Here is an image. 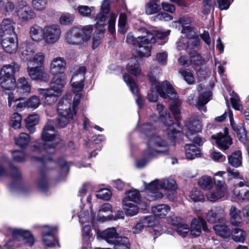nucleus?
<instances>
[{"label": "nucleus", "instance_id": "4be33fe9", "mask_svg": "<svg viewBox=\"0 0 249 249\" xmlns=\"http://www.w3.org/2000/svg\"><path fill=\"white\" fill-rule=\"evenodd\" d=\"M202 229L205 231H208L206 222L200 217L194 218L191 222L190 228L191 234L194 237L198 236L201 234Z\"/></svg>", "mask_w": 249, "mask_h": 249}, {"label": "nucleus", "instance_id": "dca6fc26", "mask_svg": "<svg viewBox=\"0 0 249 249\" xmlns=\"http://www.w3.org/2000/svg\"><path fill=\"white\" fill-rule=\"evenodd\" d=\"M91 216L89 218L87 212L85 211H82L79 214L80 221L83 227V238L86 242L89 240L92 235L89 224L92 223L95 219V214L92 212L91 213Z\"/></svg>", "mask_w": 249, "mask_h": 249}, {"label": "nucleus", "instance_id": "4d7b16f0", "mask_svg": "<svg viewBox=\"0 0 249 249\" xmlns=\"http://www.w3.org/2000/svg\"><path fill=\"white\" fill-rule=\"evenodd\" d=\"M113 245L115 249H130V247L129 239L125 237H119Z\"/></svg>", "mask_w": 249, "mask_h": 249}, {"label": "nucleus", "instance_id": "2eb2a0df", "mask_svg": "<svg viewBox=\"0 0 249 249\" xmlns=\"http://www.w3.org/2000/svg\"><path fill=\"white\" fill-rule=\"evenodd\" d=\"M96 28L97 31H96L93 35L92 41V48L95 49L97 48L101 43V38L105 31L104 24L106 21V16L100 13L96 17Z\"/></svg>", "mask_w": 249, "mask_h": 249}, {"label": "nucleus", "instance_id": "37998d69", "mask_svg": "<svg viewBox=\"0 0 249 249\" xmlns=\"http://www.w3.org/2000/svg\"><path fill=\"white\" fill-rule=\"evenodd\" d=\"M242 153L240 150L235 151L228 157L229 164L236 168L242 165Z\"/></svg>", "mask_w": 249, "mask_h": 249}, {"label": "nucleus", "instance_id": "4c0bfd02", "mask_svg": "<svg viewBox=\"0 0 249 249\" xmlns=\"http://www.w3.org/2000/svg\"><path fill=\"white\" fill-rule=\"evenodd\" d=\"M185 150V155L188 160H193L201 155L199 149L194 144H186Z\"/></svg>", "mask_w": 249, "mask_h": 249}, {"label": "nucleus", "instance_id": "e433bc0d", "mask_svg": "<svg viewBox=\"0 0 249 249\" xmlns=\"http://www.w3.org/2000/svg\"><path fill=\"white\" fill-rule=\"evenodd\" d=\"M13 21L9 18L4 19L0 24L1 30L3 31L4 36H12L13 34H16L14 32Z\"/></svg>", "mask_w": 249, "mask_h": 249}, {"label": "nucleus", "instance_id": "c756f323", "mask_svg": "<svg viewBox=\"0 0 249 249\" xmlns=\"http://www.w3.org/2000/svg\"><path fill=\"white\" fill-rule=\"evenodd\" d=\"M239 187H243L245 186L247 187V189H242L238 190L237 187H236L233 190L234 194L239 199H249V181L248 180L241 181L237 185Z\"/></svg>", "mask_w": 249, "mask_h": 249}, {"label": "nucleus", "instance_id": "052dcab7", "mask_svg": "<svg viewBox=\"0 0 249 249\" xmlns=\"http://www.w3.org/2000/svg\"><path fill=\"white\" fill-rule=\"evenodd\" d=\"M179 72L188 84L191 85L195 83V78L190 70L180 69Z\"/></svg>", "mask_w": 249, "mask_h": 249}, {"label": "nucleus", "instance_id": "f03ea898", "mask_svg": "<svg viewBox=\"0 0 249 249\" xmlns=\"http://www.w3.org/2000/svg\"><path fill=\"white\" fill-rule=\"evenodd\" d=\"M139 35L136 37L132 33H129L126 37V42L135 47H138L137 55L140 57H149L151 55V45L156 42V38L163 39L170 33L168 30L165 32L154 30L152 32L145 28H140Z\"/></svg>", "mask_w": 249, "mask_h": 249}, {"label": "nucleus", "instance_id": "393cba45", "mask_svg": "<svg viewBox=\"0 0 249 249\" xmlns=\"http://www.w3.org/2000/svg\"><path fill=\"white\" fill-rule=\"evenodd\" d=\"M136 47L137 49L133 53V55L135 56V58L131 59L129 61L126 67L127 72L136 76L139 75L141 73L142 70L138 61L140 59L143 57H140L137 55L136 52L138 50V47Z\"/></svg>", "mask_w": 249, "mask_h": 249}, {"label": "nucleus", "instance_id": "c9c22d12", "mask_svg": "<svg viewBox=\"0 0 249 249\" xmlns=\"http://www.w3.org/2000/svg\"><path fill=\"white\" fill-rule=\"evenodd\" d=\"M123 206L126 215L128 216H133L138 213V207L134 204L129 202L127 199H123Z\"/></svg>", "mask_w": 249, "mask_h": 249}, {"label": "nucleus", "instance_id": "3c124183", "mask_svg": "<svg viewBox=\"0 0 249 249\" xmlns=\"http://www.w3.org/2000/svg\"><path fill=\"white\" fill-rule=\"evenodd\" d=\"M86 68L84 66L79 67L72 76L71 79V82L84 83V81L85 78V74L86 72Z\"/></svg>", "mask_w": 249, "mask_h": 249}, {"label": "nucleus", "instance_id": "72a5a7b5", "mask_svg": "<svg viewBox=\"0 0 249 249\" xmlns=\"http://www.w3.org/2000/svg\"><path fill=\"white\" fill-rule=\"evenodd\" d=\"M19 69V66L15 63L4 65L1 69L0 76L15 78V74Z\"/></svg>", "mask_w": 249, "mask_h": 249}, {"label": "nucleus", "instance_id": "c03bdc74", "mask_svg": "<svg viewBox=\"0 0 249 249\" xmlns=\"http://www.w3.org/2000/svg\"><path fill=\"white\" fill-rule=\"evenodd\" d=\"M17 87L18 91L20 93L28 94L31 91V85L25 77H21L18 79Z\"/></svg>", "mask_w": 249, "mask_h": 249}, {"label": "nucleus", "instance_id": "0e129e2a", "mask_svg": "<svg viewBox=\"0 0 249 249\" xmlns=\"http://www.w3.org/2000/svg\"><path fill=\"white\" fill-rule=\"evenodd\" d=\"M94 9L93 6L89 7L86 5L79 6L77 8V10L79 14L85 17H88L90 16L91 12Z\"/></svg>", "mask_w": 249, "mask_h": 249}, {"label": "nucleus", "instance_id": "a878e982", "mask_svg": "<svg viewBox=\"0 0 249 249\" xmlns=\"http://www.w3.org/2000/svg\"><path fill=\"white\" fill-rule=\"evenodd\" d=\"M228 113L231 125L233 130L236 133L237 137L240 142L245 143L246 141V133L243 125L241 124H236L234 122L233 114L231 110H229Z\"/></svg>", "mask_w": 249, "mask_h": 249}, {"label": "nucleus", "instance_id": "7ed1b4c3", "mask_svg": "<svg viewBox=\"0 0 249 249\" xmlns=\"http://www.w3.org/2000/svg\"><path fill=\"white\" fill-rule=\"evenodd\" d=\"M41 139L44 142L43 145L36 142L34 145V151L44 153L53 154L54 152V145L61 142L59 135L54 133L53 123L52 121H49L44 126L42 133Z\"/></svg>", "mask_w": 249, "mask_h": 249}, {"label": "nucleus", "instance_id": "0eeeda50", "mask_svg": "<svg viewBox=\"0 0 249 249\" xmlns=\"http://www.w3.org/2000/svg\"><path fill=\"white\" fill-rule=\"evenodd\" d=\"M72 95L71 93L66 94L59 101L57 107L58 116V123L60 126L63 127L72 120L75 113L71 108Z\"/></svg>", "mask_w": 249, "mask_h": 249}, {"label": "nucleus", "instance_id": "f704fd0d", "mask_svg": "<svg viewBox=\"0 0 249 249\" xmlns=\"http://www.w3.org/2000/svg\"><path fill=\"white\" fill-rule=\"evenodd\" d=\"M45 55L43 53L39 52L31 56L26 61L27 66L42 67L44 64Z\"/></svg>", "mask_w": 249, "mask_h": 249}, {"label": "nucleus", "instance_id": "f3484780", "mask_svg": "<svg viewBox=\"0 0 249 249\" xmlns=\"http://www.w3.org/2000/svg\"><path fill=\"white\" fill-rule=\"evenodd\" d=\"M42 67L27 66L28 76L34 80L48 82L50 76L48 72L41 69Z\"/></svg>", "mask_w": 249, "mask_h": 249}, {"label": "nucleus", "instance_id": "a18cd8bd", "mask_svg": "<svg viewBox=\"0 0 249 249\" xmlns=\"http://www.w3.org/2000/svg\"><path fill=\"white\" fill-rule=\"evenodd\" d=\"M0 86L5 90H10L16 86L15 78L0 76Z\"/></svg>", "mask_w": 249, "mask_h": 249}, {"label": "nucleus", "instance_id": "79ce46f5", "mask_svg": "<svg viewBox=\"0 0 249 249\" xmlns=\"http://www.w3.org/2000/svg\"><path fill=\"white\" fill-rule=\"evenodd\" d=\"M39 121V116L36 114H31L25 119L26 127L30 133L35 131V126L38 124Z\"/></svg>", "mask_w": 249, "mask_h": 249}, {"label": "nucleus", "instance_id": "ea45409f", "mask_svg": "<svg viewBox=\"0 0 249 249\" xmlns=\"http://www.w3.org/2000/svg\"><path fill=\"white\" fill-rule=\"evenodd\" d=\"M161 9L158 0H150L145 6V13L148 15L155 14Z\"/></svg>", "mask_w": 249, "mask_h": 249}, {"label": "nucleus", "instance_id": "412c9836", "mask_svg": "<svg viewBox=\"0 0 249 249\" xmlns=\"http://www.w3.org/2000/svg\"><path fill=\"white\" fill-rule=\"evenodd\" d=\"M124 81L129 87L131 92L136 96V102L139 108L142 107L143 99L138 94V88L131 77L127 74H124L123 76Z\"/></svg>", "mask_w": 249, "mask_h": 249}, {"label": "nucleus", "instance_id": "bb28decb", "mask_svg": "<svg viewBox=\"0 0 249 249\" xmlns=\"http://www.w3.org/2000/svg\"><path fill=\"white\" fill-rule=\"evenodd\" d=\"M224 217V210L220 207H213L206 213V220L213 223L222 220Z\"/></svg>", "mask_w": 249, "mask_h": 249}, {"label": "nucleus", "instance_id": "a211bd4d", "mask_svg": "<svg viewBox=\"0 0 249 249\" xmlns=\"http://www.w3.org/2000/svg\"><path fill=\"white\" fill-rule=\"evenodd\" d=\"M1 45L6 53L10 54L15 53L18 48V41L16 34H13L12 36H4L2 38Z\"/></svg>", "mask_w": 249, "mask_h": 249}, {"label": "nucleus", "instance_id": "de8ad7c7", "mask_svg": "<svg viewBox=\"0 0 249 249\" xmlns=\"http://www.w3.org/2000/svg\"><path fill=\"white\" fill-rule=\"evenodd\" d=\"M198 184L203 190H211L213 186V183L211 177L203 176L198 180Z\"/></svg>", "mask_w": 249, "mask_h": 249}, {"label": "nucleus", "instance_id": "7c9ffc66", "mask_svg": "<svg viewBox=\"0 0 249 249\" xmlns=\"http://www.w3.org/2000/svg\"><path fill=\"white\" fill-rule=\"evenodd\" d=\"M21 58L25 61L27 60L35 53V48L31 43L24 42L20 48Z\"/></svg>", "mask_w": 249, "mask_h": 249}, {"label": "nucleus", "instance_id": "680f3d73", "mask_svg": "<svg viewBox=\"0 0 249 249\" xmlns=\"http://www.w3.org/2000/svg\"><path fill=\"white\" fill-rule=\"evenodd\" d=\"M224 195L223 192L216 190L215 191L209 192L206 194V196L209 201L214 202L223 197Z\"/></svg>", "mask_w": 249, "mask_h": 249}, {"label": "nucleus", "instance_id": "4468645a", "mask_svg": "<svg viewBox=\"0 0 249 249\" xmlns=\"http://www.w3.org/2000/svg\"><path fill=\"white\" fill-rule=\"evenodd\" d=\"M17 13L18 18L23 21H28L36 17L33 9L26 1L23 0L18 2Z\"/></svg>", "mask_w": 249, "mask_h": 249}, {"label": "nucleus", "instance_id": "cd10ccee", "mask_svg": "<svg viewBox=\"0 0 249 249\" xmlns=\"http://www.w3.org/2000/svg\"><path fill=\"white\" fill-rule=\"evenodd\" d=\"M12 233L13 237L18 238V236L23 238L25 243L28 246H32L35 242L34 236L31 233L22 229H13L12 230Z\"/></svg>", "mask_w": 249, "mask_h": 249}, {"label": "nucleus", "instance_id": "aec40b11", "mask_svg": "<svg viewBox=\"0 0 249 249\" xmlns=\"http://www.w3.org/2000/svg\"><path fill=\"white\" fill-rule=\"evenodd\" d=\"M66 62L64 58L60 56L53 58L50 65L52 74H65Z\"/></svg>", "mask_w": 249, "mask_h": 249}, {"label": "nucleus", "instance_id": "39448f33", "mask_svg": "<svg viewBox=\"0 0 249 249\" xmlns=\"http://www.w3.org/2000/svg\"><path fill=\"white\" fill-rule=\"evenodd\" d=\"M52 75L53 76L50 83L51 88H39L38 89V92L44 98L46 102L49 101L48 98L50 99L49 104L56 100V97L61 94L66 84L67 76L66 74Z\"/></svg>", "mask_w": 249, "mask_h": 249}, {"label": "nucleus", "instance_id": "423d86ee", "mask_svg": "<svg viewBox=\"0 0 249 249\" xmlns=\"http://www.w3.org/2000/svg\"><path fill=\"white\" fill-rule=\"evenodd\" d=\"M93 30L92 25L84 26L82 30L72 27L69 30L65 35L67 43L71 45L84 44L89 41Z\"/></svg>", "mask_w": 249, "mask_h": 249}, {"label": "nucleus", "instance_id": "338daca9", "mask_svg": "<svg viewBox=\"0 0 249 249\" xmlns=\"http://www.w3.org/2000/svg\"><path fill=\"white\" fill-rule=\"evenodd\" d=\"M177 233L181 237H185L190 231V228L187 224H186L184 221L180 224L177 228Z\"/></svg>", "mask_w": 249, "mask_h": 249}, {"label": "nucleus", "instance_id": "6e6552de", "mask_svg": "<svg viewBox=\"0 0 249 249\" xmlns=\"http://www.w3.org/2000/svg\"><path fill=\"white\" fill-rule=\"evenodd\" d=\"M157 110L159 112V120L165 125L168 126L166 131L168 138L173 140L178 137H181L182 135L181 132L175 128L173 121L165 107L162 104H157ZM178 124H175L176 125Z\"/></svg>", "mask_w": 249, "mask_h": 249}, {"label": "nucleus", "instance_id": "473e14b6", "mask_svg": "<svg viewBox=\"0 0 249 249\" xmlns=\"http://www.w3.org/2000/svg\"><path fill=\"white\" fill-rule=\"evenodd\" d=\"M30 36L34 41L39 42L44 41V27L42 28L36 24L31 26Z\"/></svg>", "mask_w": 249, "mask_h": 249}, {"label": "nucleus", "instance_id": "e2e57ef3", "mask_svg": "<svg viewBox=\"0 0 249 249\" xmlns=\"http://www.w3.org/2000/svg\"><path fill=\"white\" fill-rule=\"evenodd\" d=\"M26 101L27 107L33 109L37 108L40 105L39 98L36 95L32 96Z\"/></svg>", "mask_w": 249, "mask_h": 249}, {"label": "nucleus", "instance_id": "20e7f679", "mask_svg": "<svg viewBox=\"0 0 249 249\" xmlns=\"http://www.w3.org/2000/svg\"><path fill=\"white\" fill-rule=\"evenodd\" d=\"M186 21L184 17L180 18L178 20V22L183 27L181 33L184 34L187 37L180 38L177 43V48L178 50H186L190 52L192 49H199L200 39L192 27L185 25V22Z\"/></svg>", "mask_w": 249, "mask_h": 249}, {"label": "nucleus", "instance_id": "5701e85b", "mask_svg": "<svg viewBox=\"0 0 249 249\" xmlns=\"http://www.w3.org/2000/svg\"><path fill=\"white\" fill-rule=\"evenodd\" d=\"M55 229L48 226H45L42 231V240L44 243L48 247H53L55 246L57 241L53 235Z\"/></svg>", "mask_w": 249, "mask_h": 249}, {"label": "nucleus", "instance_id": "b1692460", "mask_svg": "<svg viewBox=\"0 0 249 249\" xmlns=\"http://www.w3.org/2000/svg\"><path fill=\"white\" fill-rule=\"evenodd\" d=\"M99 237L105 240L109 244H115L116 240L120 237L115 228H109L97 233Z\"/></svg>", "mask_w": 249, "mask_h": 249}, {"label": "nucleus", "instance_id": "13d9d810", "mask_svg": "<svg viewBox=\"0 0 249 249\" xmlns=\"http://www.w3.org/2000/svg\"><path fill=\"white\" fill-rule=\"evenodd\" d=\"M126 197L124 199H127L129 202L139 203L141 199V196L139 191L137 190H131L126 193Z\"/></svg>", "mask_w": 249, "mask_h": 249}, {"label": "nucleus", "instance_id": "603ef678", "mask_svg": "<svg viewBox=\"0 0 249 249\" xmlns=\"http://www.w3.org/2000/svg\"><path fill=\"white\" fill-rule=\"evenodd\" d=\"M16 144L21 148L26 147L30 141L29 136L25 133H21L15 138Z\"/></svg>", "mask_w": 249, "mask_h": 249}, {"label": "nucleus", "instance_id": "774afa93", "mask_svg": "<svg viewBox=\"0 0 249 249\" xmlns=\"http://www.w3.org/2000/svg\"><path fill=\"white\" fill-rule=\"evenodd\" d=\"M73 20V15L69 13L62 14L59 18V22L61 25H65L71 24Z\"/></svg>", "mask_w": 249, "mask_h": 249}, {"label": "nucleus", "instance_id": "6ab92c4d", "mask_svg": "<svg viewBox=\"0 0 249 249\" xmlns=\"http://www.w3.org/2000/svg\"><path fill=\"white\" fill-rule=\"evenodd\" d=\"M211 137L215 140L217 146L221 149H228L232 143L231 137L228 135L226 129L224 133L220 132L216 135H212Z\"/></svg>", "mask_w": 249, "mask_h": 249}, {"label": "nucleus", "instance_id": "ddd939ff", "mask_svg": "<svg viewBox=\"0 0 249 249\" xmlns=\"http://www.w3.org/2000/svg\"><path fill=\"white\" fill-rule=\"evenodd\" d=\"M143 183L145 189L149 191L146 196V198L149 201H155L162 198V194L158 191L159 190L162 188L160 179H156L148 184H146L145 182Z\"/></svg>", "mask_w": 249, "mask_h": 249}, {"label": "nucleus", "instance_id": "5fc2aeb1", "mask_svg": "<svg viewBox=\"0 0 249 249\" xmlns=\"http://www.w3.org/2000/svg\"><path fill=\"white\" fill-rule=\"evenodd\" d=\"M22 117L20 114L15 112L10 117L9 125L14 129H17L20 127Z\"/></svg>", "mask_w": 249, "mask_h": 249}, {"label": "nucleus", "instance_id": "bf43d9fd", "mask_svg": "<svg viewBox=\"0 0 249 249\" xmlns=\"http://www.w3.org/2000/svg\"><path fill=\"white\" fill-rule=\"evenodd\" d=\"M189 196L195 202H203L205 199L203 194L197 188H193Z\"/></svg>", "mask_w": 249, "mask_h": 249}, {"label": "nucleus", "instance_id": "1a4fd4ad", "mask_svg": "<svg viewBox=\"0 0 249 249\" xmlns=\"http://www.w3.org/2000/svg\"><path fill=\"white\" fill-rule=\"evenodd\" d=\"M149 78V82L151 84V90L148 93L147 99L150 102H155L157 101L158 96V93L162 98H168V96H169V91L167 89V84L164 83H169L167 81H165L161 83H160L156 79V78L151 75L150 74L148 75Z\"/></svg>", "mask_w": 249, "mask_h": 249}, {"label": "nucleus", "instance_id": "2f4dec72", "mask_svg": "<svg viewBox=\"0 0 249 249\" xmlns=\"http://www.w3.org/2000/svg\"><path fill=\"white\" fill-rule=\"evenodd\" d=\"M186 127L188 129L186 135L189 137L195 133L200 132L202 127L201 122L196 119H192L186 124Z\"/></svg>", "mask_w": 249, "mask_h": 249}, {"label": "nucleus", "instance_id": "58836bf2", "mask_svg": "<svg viewBox=\"0 0 249 249\" xmlns=\"http://www.w3.org/2000/svg\"><path fill=\"white\" fill-rule=\"evenodd\" d=\"M170 207L165 204L158 205L152 207V213L156 216L163 218L169 212Z\"/></svg>", "mask_w": 249, "mask_h": 249}, {"label": "nucleus", "instance_id": "09e8293b", "mask_svg": "<svg viewBox=\"0 0 249 249\" xmlns=\"http://www.w3.org/2000/svg\"><path fill=\"white\" fill-rule=\"evenodd\" d=\"M198 49H192L190 52L187 51L190 55V63L195 66L202 65L204 61L201 55L196 52Z\"/></svg>", "mask_w": 249, "mask_h": 249}, {"label": "nucleus", "instance_id": "c85d7f7f", "mask_svg": "<svg viewBox=\"0 0 249 249\" xmlns=\"http://www.w3.org/2000/svg\"><path fill=\"white\" fill-rule=\"evenodd\" d=\"M112 211L110 204L106 203L101 205L99 208L97 214L98 220L104 222L110 219Z\"/></svg>", "mask_w": 249, "mask_h": 249}, {"label": "nucleus", "instance_id": "9b49d317", "mask_svg": "<svg viewBox=\"0 0 249 249\" xmlns=\"http://www.w3.org/2000/svg\"><path fill=\"white\" fill-rule=\"evenodd\" d=\"M61 30L56 24L46 25L44 27V42L48 45L57 42L60 39Z\"/></svg>", "mask_w": 249, "mask_h": 249}, {"label": "nucleus", "instance_id": "49530a36", "mask_svg": "<svg viewBox=\"0 0 249 249\" xmlns=\"http://www.w3.org/2000/svg\"><path fill=\"white\" fill-rule=\"evenodd\" d=\"M213 229L217 235L223 238H228L231 235V231L225 224L216 225Z\"/></svg>", "mask_w": 249, "mask_h": 249}, {"label": "nucleus", "instance_id": "f8f14e48", "mask_svg": "<svg viewBox=\"0 0 249 249\" xmlns=\"http://www.w3.org/2000/svg\"><path fill=\"white\" fill-rule=\"evenodd\" d=\"M167 84V89H169L170 93L168 98L172 100L173 102L170 106L171 111L173 114L174 117L177 121L180 119V107L181 102L179 99H178V96L177 92L175 91L172 86L169 83H164Z\"/></svg>", "mask_w": 249, "mask_h": 249}, {"label": "nucleus", "instance_id": "a19ab883", "mask_svg": "<svg viewBox=\"0 0 249 249\" xmlns=\"http://www.w3.org/2000/svg\"><path fill=\"white\" fill-rule=\"evenodd\" d=\"M230 215L231 224L233 226H239L242 222L240 211L234 206H232L230 209Z\"/></svg>", "mask_w": 249, "mask_h": 249}, {"label": "nucleus", "instance_id": "864d4df0", "mask_svg": "<svg viewBox=\"0 0 249 249\" xmlns=\"http://www.w3.org/2000/svg\"><path fill=\"white\" fill-rule=\"evenodd\" d=\"M231 235L232 239L237 242L243 243L245 239L246 233L241 229H233L231 232Z\"/></svg>", "mask_w": 249, "mask_h": 249}, {"label": "nucleus", "instance_id": "69168bd1", "mask_svg": "<svg viewBox=\"0 0 249 249\" xmlns=\"http://www.w3.org/2000/svg\"><path fill=\"white\" fill-rule=\"evenodd\" d=\"M32 6L36 11H42L47 6V0H32Z\"/></svg>", "mask_w": 249, "mask_h": 249}, {"label": "nucleus", "instance_id": "f257e3e1", "mask_svg": "<svg viewBox=\"0 0 249 249\" xmlns=\"http://www.w3.org/2000/svg\"><path fill=\"white\" fill-rule=\"evenodd\" d=\"M154 127L150 124H142L140 128L141 137L147 139V147L143 153L145 158L136 161L137 168L143 167L151 159L156 158L159 154H167L169 149L167 143L162 138L156 135Z\"/></svg>", "mask_w": 249, "mask_h": 249}, {"label": "nucleus", "instance_id": "8fccbe9b", "mask_svg": "<svg viewBox=\"0 0 249 249\" xmlns=\"http://www.w3.org/2000/svg\"><path fill=\"white\" fill-rule=\"evenodd\" d=\"M162 188L165 190L173 192L177 189V185L175 180L172 178H164L160 179Z\"/></svg>", "mask_w": 249, "mask_h": 249}, {"label": "nucleus", "instance_id": "9d476101", "mask_svg": "<svg viewBox=\"0 0 249 249\" xmlns=\"http://www.w3.org/2000/svg\"><path fill=\"white\" fill-rule=\"evenodd\" d=\"M197 89L200 93L199 97L197 98L195 94H192L188 97L187 102L189 105L196 106L200 111L206 112L207 109L205 105L210 100L212 93L208 90L203 91V87L200 85H198Z\"/></svg>", "mask_w": 249, "mask_h": 249}, {"label": "nucleus", "instance_id": "6e6d98bb", "mask_svg": "<svg viewBox=\"0 0 249 249\" xmlns=\"http://www.w3.org/2000/svg\"><path fill=\"white\" fill-rule=\"evenodd\" d=\"M127 16L124 13L120 15L118 21V31L121 34H124L128 30V27L127 24Z\"/></svg>", "mask_w": 249, "mask_h": 249}]
</instances>
